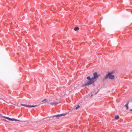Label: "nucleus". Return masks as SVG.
Returning a JSON list of instances; mask_svg holds the SVG:
<instances>
[{"label": "nucleus", "mask_w": 132, "mask_h": 132, "mask_svg": "<svg viewBox=\"0 0 132 132\" xmlns=\"http://www.w3.org/2000/svg\"><path fill=\"white\" fill-rule=\"evenodd\" d=\"M80 106L79 105H78L75 108V110H77L80 107Z\"/></svg>", "instance_id": "obj_13"}, {"label": "nucleus", "mask_w": 132, "mask_h": 132, "mask_svg": "<svg viewBox=\"0 0 132 132\" xmlns=\"http://www.w3.org/2000/svg\"><path fill=\"white\" fill-rule=\"evenodd\" d=\"M37 106V105H29V107H36Z\"/></svg>", "instance_id": "obj_12"}, {"label": "nucleus", "mask_w": 132, "mask_h": 132, "mask_svg": "<svg viewBox=\"0 0 132 132\" xmlns=\"http://www.w3.org/2000/svg\"><path fill=\"white\" fill-rule=\"evenodd\" d=\"M11 121H19L20 120H19L17 119L14 118H11L10 119Z\"/></svg>", "instance_id": "obj_7"}, {"label": "nucleus", "mask_w": 132, "mask_h": 132, "mask_svg": "<svg viewBox=\"0 0 132 132\" xmlns=\"http://www.w3.org/2000/svg\"><path fill=\"white\" fill-rule=\"evenodd\" d=\"M3 120H4V121H6L7 122H9V121H7L6 120L3 119Z\"/></svg>", "instance_id": "obj_16"}, {"label": "nucleus", "mask_w": 132, "mask_h": 132, "mask_svg": "<svg viewBox=\"0 0 132 132\" xmlns=\"http://www.w3.org/2000/svg\"><path fill=\"white\" fill-rule=\"evenodd\" d=\"M21 105L24 106H26V107H29V105H27L25 104H21Z\"/></svg>", "instance_id": "obj_9"}, {"label": "nucleus", "mask_w": 132, "mask_h": 132, "mask_svg": "<svg viewBox=\"0 0 132 132\" xmlns=\"http://www.w3.org/2000/svg\"><path fill=\"white\" fill-rule=\"evenodd\" d=\"M86 78L88 79L89 81L86 83L83 84L82 86V87L93 84L95 82V80H94L93 78H91L90 76L87 77Z\"/></svg>", "instance_id": "obj_1"}, {"label": "nucleus", "mask_w": 132, "mask_h": 132, "mask_svg": "<svg viewBox=\"0 0 132 132\" xmlns=\"http://www.w3.org/2000/svg\"><path fill=\"white\" fill-rule=\"evenodd\" d=\"M130 111H132V109H131V110H130Z\"/></svg>", "instance_id": "obj_19"}, {"label": "nucleus", "mask_w": 132, "mask_h": 132, "mask_svg": "<svg viewBox=\"0 0 132 132\" xmlns=\"http://www.w3.org/2000/svg\"><path fill=\"white\" fill-rule=\"evenodd\" d=\"M113 73V72H110L108 71V74H107L105 77L103 78V80L104 81L108 78H109L111 80L114 79L115 78V76L114 75H112Z\"/></svg>", "instance_id": "obj_2"}, {"label": "nucleus", "mask_w": 132, "mask_h": 132, "mask_svg": "<svg viewBox=\"0 0 132 132\" xmlns=\"http://www.w3.org/2000/svg\"><path fill=\"white\" fill-rule=\"evenodd\" d=\"M61 116L60 114H58L54 115L53 116V117H58Z\"/></svg>", "instance_id": "obj_11"}, {"label": "nucleus", "mask_w": 132, "mask_h": 132, "mask_svg": "<svg viewBox=\"0 0 132 132\" xmlns=\"http://www.w3.org/2000/svg\"><path fill=\"white\" fill-rule=\"evenodd\" d=\"M0 116L1 117H2V116H2V114H1L0 113Z\"/></svg>", "instance_id": "obj_17"}, {"label": "nucleus", "mask_w": 132, "mask_h": 132, "mask_svg": "<svg viewBox=\"0 0 132 132\" xmlns=\"http://www.w3.org/2000/svg\"><path fill=\"white\" fill-rule=\"evenodd\" d=\"M49 104H50L52 105H53L54 104H58V103L56 102H52V103H49Z\"/></svg>", "instance_id": "obj_5"}, {"label": "nucleus", "mask_w": 132, "mask_h": 132, "mask_svg": "<svg viewBox=\"0 0 132 132\" xmlns=\"http://www.w3.org/2000/svg\"><path fill=\"white\" fill-rule=\"evenodd\" d=\"M2 117L4 118L7 119L9 120H10L11 118L9 117L4 116H2Z\"/></svg>", "instance_id": "obj_6"}, {"label": "nucleus", "mask_w": 132, "mask_h": 132, "mask_svg": "<svg viewBox=\"0 0 132 132\" xmlns=\"http://www.w3.org/2000/svg\"><path fill=\"white\" fill-rule=\"evenodd\" d=\"M67 114L66 113H62L61 114V116H64L66 114Z\"/></svg>", "instance_id": "obj_14"}, {"label": "nucleus", "mask_w": 132, "mask_h": 132, "mask_svg": "<svg viewBox=\"0 0 132 132\" xmlns=\"http://www.w3.org/2000/svg\"><path fill=\"white\" fill-rule=\"evenodd\" d=\"M79 29V28L77 27H75L74 28V30H75L76 31L77 30H78Z\"/></svg>", "instance_id": "obj_10"}, {"label": "nucleus", "mask_w": 132, "mask_h": 132, "mask_svg": "<svg viewBox=\"0 0 132 132\" xmlns=\"http://www.w3.org/2000/svg\"><path fill=\"white\" fill-rule=\"evenodd\" d=\"M99 75H98V73L97 72H95L93 73V77H92L94 80H95V81L96 80V79L99 77Z\"/></svg>", "instance_id": "obj_3"}, {"label": "nucleus", "mask_w": 132, "mask_h": 132, "mask_svg": "<svg viewBox=\"0 0 132 132\" xmlns=\"http://www.w3.org/2000/svg\"><path fill=\"white\" fill-rule=\"evenodd\" d=\"M47 100L46 99H44L42 101V102H43L44 101H46Z\"/></svg>", "instance_id": "obj_15"}, {"label": "nucleus", "mask_w": 132, "mask_h": 132, "mask_svg": "<svg viewBox=\"0 0 132 132\" xmlns=\"http://www.w3.org/2000/svg\"><path fill=\"white\" fill-rule=\"evenodd\" d=\"M92 95H93V94H92L91 95V96H90V97H91L92 96Z\"/></svg>", "instance_id": "obj_18"}, {"label": "nucleus", "mask_w": 132, "mask_h": 132, "mask_svg": "<svg viewBox=\"0 0 132 132\" xmlns=\"http://www.w3.org/2000/svg\"><path fill=\"white\" fill-rule=\"evenodd\" d=\"M129 103V102H128L127 103V104L125 105V106L126 108V109L128 110V105Z\"/></svg>", "instance_id": "obj_4"}, {"label": "nucleus", "mask_w": 132, "mask_h": 132, "mask_svg": "<svg viewBox=\"0 0 132 132\" xmlns=\"http://www.w3.org/2000/svg\"><path fill=\"white\" fill-rule=\"evenodd\" d=\"M97 93V92L96 93V94Z\"/></svg>", "instance_id": "obj_20"}, {"label": "nucleus", "mask_w": 132, "mask_h": 132, "mask_svg": "<svg viewBox=\"0 0 132 132\" xmlns=\"http://www.w3.org/2000/svg\"><path fill=\"white\" fill-rule=\"evenodd\" d=\"M119 116L118 115H116L115 116V119H116L117 120L118 119H119Z\"/></svg>", "instance_id": "obj_8"}]
</instances>
